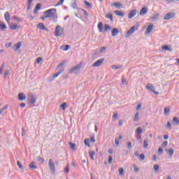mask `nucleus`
<instances>
[{
    "label": "nucleus",
    "mask_w": 179,
    "mask_h": 179,
    "mask_svg": "<svg viewBox=\"0 0 179 179\" xmlns=\"http://www.w3.org/2000/svg\"><path fill=\"white\" fill-rule=\"evenodd\" d=\"M147 90H150V92H152V93H154V94H156L157 96L159 94V92L155 91L156 90V88L153 86V85L148 83L146 85Z\"/></svg>",
    "instance_id": "nucleus-3"
},
{
    "label": "nucleus",
    "mask_w": 179,
    "mask_h": 179,
    "mask_svg": "<svg viewBox=\"0 0 179 179\" xmlns=\"http://www.w3.org/2000/svg\"><path fill=\"white\" fill-rule=\"evenodd\" d=\"M48 166L50 171L52 173H55V164H54V161H52V159H49Z\"/></svg>",
    "instance_id": "nucleus-6"
},
{
    "label": "nucleus",
    "mask_w": 179,
    "mask_h": 179,
    "mask_svg": "<svg viewBox=\"0 0 179 179\" xmlns=\"http://www.w3.org/2000/svg\"><path fill=\"white\" fill-rule=\"evenodd\" d=\"M173 123L176 124V125H179V119L177 117H173Z\"/></svg>",
    "instance_id": "nucleus-32"
},
{
    "label": "nucleus",
    "mask_w": 179,
    "mask_h": 179,
    "mask_svg": "<svg viewBox=\"0 0 179 179\" xmlns=\"http://www.w3.org/2000/svg\"><path fill=\"white\" fill-rule=\"evenodd\" d=\"M64 71H65V69L64 68H61L59 71L56 73H55L53 75V79H55V78H58V76H59V75H61V73H62V72H64Z\"/></svg>",
    "instance_id": "nucleus-12"
},
{
    "label": "nucleus",
    "mask_w": 179,
    "mask_h": 179,
    "mask_svg": "<svg viewBox=\"0 0 179 179\" xmlns=\"http://www.w3.org/2000/svg\"><path fill=\"white\" fill-rule=\"evenodd\" d=\"M165 151L167 152L168 155H169V156H173V155H174V148H169V150H165Z\"/></svg>",
    "instance_id": "nucleus-25"
},
{
    "label": "nucleus",
    "mask_w": 179,
    "mask_h": 179,
    "mask_svg": "<svg viewBox=\"0 0 179 179\" xmlns=\"http://www.w3.org/2000/svg\"><path fill=\"white\" fill-rule=\"evenodd\" d=\"M38 29H40V30H43L44 31H48V29L44 26L43 23H39L37 25Z\"/></svg>",
    "instance_id": "nucleus-10"
},
{
    "label": "nucleus",
    "mask_w": 179,
    "mask_h": 179,
    "mask_svg": "<svg viewBox=\"0 0 179 179\" xmlns=\"http://www.w3.org/2000/svg\"><path fill=\"white\" fill-rule=\"evenodd\" d=\"M106 19H110V22L114 21V20L113 19V14H111L110 13H108L106 15Z\"/></svg>",
    "instance_id": "nucleus-27"
},
{
    "label": "nucleus",
    "mask_w": 179,
    "mask_h": 179,
    "mask_svg": "<svg viewBox=\"0 0 179 179\" xmlns=\"http://www.w3.org/2000/svg\"><path fill=\"white\" fill-rule=\"evenodd\" d=\"M29 167H30L32 170H36V169H37V166H36V162H31L29 164Z\"/></svg>",
    "instance_id": "nucleus-23"
},
{
    "label": "nucleus",
    "mask_w": 179,
    "mask_h": 179,
    "mask_svg": "<svg viewBox=\"0 0 179 179\" xmlns=\"http://www.w3.org/2000/svg\"><path fill=\"white\" fill-rule=\"evenodd\" d=\"M149 146V140L148 139H145L143 141V148L144 149H146Z\"/></svg>",
    "instance_id": "nucleus-30"
},
{
    "label": "nucleus",
    "mask_w": 179,
    "mask_h": 179,
    "mask_svg": "<svg viewBox=\"0 0 179 179\" xmlns=\"http://www.w3.org/2000/svg\"><path fill=\"white\" fill-rule=\"evenodd\" d=\"M36 101H37V96L33 94H29L27 98L28 104L30 106H34V104H36Z\"/></svg>",
    "instance_id": "nucleus-2"
},
{
    "label": "nucleus",
    "mask_w": 179,
    "mask_h": 179,
    "mask_svg": "<svg viewBox=\"0 0 179 179\" xmlns=\"http://www.w3.org/2000/svg\"><path fill=\"white\" fill-rule=\"evenodd\" d=\"M82 11L84 13V16H89V14L87 13V11L85 9H82Z\"/></svg>",
    "instance_id": "nucleus-59"
},
{
    "label": "nucleus",
    "mask_w": 179,
    "mask_h": 179,
    "mask_svg": "<svg viewBox=\"0 0 179 179\" xmlns=\"http://www.w3.org/2000/svg\"><path fill=\"white\" fill-rule=\"evenodd\" d=\"M64 171H65V173H66V174H68V173H69V166L67 165V166L64 169Z\"/></svg>",
    "instance_id": "nucleus-58"
},
{
    "label": "nucleus",
    "mask_w": 179,
    "mask_h": 179,
    "mask_svg": "<svg viewBox=\"0 0 179 179\" xmlns=\"http://www.w3.org/2000/svg\"><path fill=\"white\" fill-rule=\"evenodd\" d=\"M18 99L20 101H23V100H26V95L23 93L18 94Z\"/></svg>",
    "instance_id": "nucleus-17"
},
{
    "label": "nucleus",
    "mask_w": 179,
    "mask_h": 179,
    "mask_svg": "<svg viewBox=\"0 0 179 179\" xmlns=\"http://www.w3.org/2000/svg\"><path fill=\"white\" fill-rule=\"evenodd\" d=\"M122 68V66H112V69H120Z\"/></svg>",
    "instance_id": "nucleus-52"
},
{
    "label": "nucleus",
    "mask_w": 179,
    "mask_h": 179,
    "mask_svg": "<svg viewBox=\"0 0 179 179\" xmlns=\"http://www.w3.org/2000/svg\"><path fill=\"white\" fill-rule=\"evenodd\" d=\"M170 113V108H165L164 109V115H167V114Z\"/></svg>",
    "instance_id": "nucleus-35"
},
{
    "label": "nucleus",
    "mask_w": 179,
    "mask_h": 179,
    "mask_svg": "<svg viewBox=\"0 0 179 179\" xmlns=\"http://www.w3.org/2000/svg\"><path fill=\"white\" fill-rule=\"evenodd\" d=\"M17 164L19 169H20L21 170L23 169V164H22V163H20V162L17 161Z\"/></svg>",
    "instance_id": "nucleus-47"
},
{
    "label": "nucleus",
    "mask_w": 179,
    "mask_h": 179,
    "mask_svg": "<svg viewBox=\"0 0 179 179\" xmlns=\"http://www.w3.org/2000/svg\"><path fill=\"white\" fill-rule=\"evenodd\" d=\"M166 128L167 129H170L171 128V123L170 122H167Z\"/></svg>",
    "instance_id": "nucleus-53"
},
{
    "label": "nucleus",
    "mask_w": 179,
    "mask_h": 179,
    "mask_svg": "<svg viewBox=\"0 0 179 179\" xmlns=\"http://www.w3.org/2000/svg\"><path fill=\"white\" fill-rule=\"evenodd\" d=\"M142 108V105L141 104H138L136 106V111H138V110H141Z\"/></svg>",
    "instance_id": "nucleus-57"
},
{
    "label": "nucleus",
    "mask_w": 179,
    "mask_h": 179,
    "mask_svg": "<svg viewBox=\"0 0 179 179\" xmlns=\"http://www.w3.org/2000/svg\"><path fill=\"white\" fill-rule=\"evenodd\" d=\"M60 107L62 108L63 111H65L66 110V103L64 102L60 105Z\"/></svg>",
    "instance_id": "nucleus-37"
},
{
    "label": "nucleus",
    "mask_w": 179,
    "mask_h": 179,
    "mask_svg": "<svg viewBox=\"0 0 179 179\" xmlns=\"http://www.w3.org/2000/svg\"><path fill=\"white\" fill-rule=\"evenodd\" d=\"M13 20H15V22H17V23H20L22 22V20L17 18V17L16 16H13Z\"/></svg>",
    "instance_id": "nucleus-46"
},
{
    "label": "nucleus",
    "mask_w": 179,
    "mask_h": 179,
    "mask_svg": "<svg viewBox=\"0 0 179 179\" xmlns=\"http://www.w3.org/2000/svg\"><path fill=\"white\" fill-rule=\"evenodd\" d=\"M153 30V25H150L148 27L145 34H150V33Z\"/></svg>",
    "instance_id": "nucleus-24"
},
{
    "label": "nucleus",
    "mask_w": 179,
    "mask_h": 179,
    "mask_svg": "<svg viewBox=\"0 0 179 179\" xmlns=\"http://www.w3.org/2000/svg\"><path fill=\"white\" fill-rule=\"evenodd\" d=\"M127 148H128L129 149H132V143H131L130 141H129V142L127 143Z\"/></svg>",
    "instance_id": "nucleus-54"
},
{
    "label": "nucleus",
    "mask_w": 179,
    "mask_h": 179,
    "mask_svg": "<svg viewBox=\"0 0 179 179\" xmlns=\"http://www.w3.org/2000/svg\"><path fill=\"white\" fill-rule=\"evenodd\" d=\"M64 1L65 0H59L57 4L55 5V6L57 8V6H61L62 3H64Z\"/></svg>",
    "instance_id": "nucleus-39"
},
{
    "label": "nucleus",
    "mask_w": 179,
    "mask_h": 179,
    "mask_svg": "<svg viewBox=\"0 0 179 179\" xmlns=\"http://www.w3.org/2000/svg\"><path fill=\"white\" fill-rule=\"evenodd\" d=\"M9 73H10V71L6 70V72L4 73V76H8V75H9Z\"/></svg>",
    "instance_id": "nucleus-64"
},
{
    "label": "nucleus",
    "mask_w": 179,
    "mask_h": 179,
    "mask_svg": "<svg viewBox=\"0 0 179 179\" xmlns=\"http://www.w3.org/2000/svg\"><path fill=\"white\" fill-rule=\"evenodd\" d=\"M113 163V156H109L108 157V164H111Z\"/></svg>",
    "instance_id": "nucleus-55"
},
{
    "label": "nucleus",
    "mask_w": 179,
    "mask_h": 179,
    "mask_svg": "<svg viewBox=\"0 0 179 179\" xmlns=\"http://www.w3.org/2000/svg\"><path fill=\"white\" fill-rule=\"evenodd\" d=\"M40 9H41V4H40V3L36 4V6L34 10V13L36 15L37 13V12H38V10H40Z\"/></svg>",
    "instance_id": "nucleus-19"
},
{
    "label": "nucleus",
    "mask_w": 179,
    "mask_h": 179,
    "mask_svg": "<svg viewBox=\"0 0 179 179\" xmlns=\"http://www.w3.org/2000/svg\"><path fill=\"white\" fill-rule=\"evenodd\" d=\"M69 48H71V45H62L60 47V50H62V51H68Z\"/></svg>",
    "instance_id": "nucleus-21"
},
{
    "label": "nucleus",
    "mask_w": 179,
    "mask_h": 179,
    "mask_svg": "<svg viewBox=\"0 0 179 179\" xmlns=\"http://www.w3.org/2000/svg\"><path fill=\"white\" fill-rule=\"evenodd\" d=\"M4 17L6 21L7 22V23H9L10 20V15L9 14V12H6L4 14Z\"/></svg>",
    "instance_id": "nucleus-18"
},
{
    "label": "nucleus",
    "mask_w": 179,
    "mask_h": 179,
    "mask_svg": "<svg viewBox=\"0 0 179 179\" xmlns=\"http://www.w3.org/2000/svg\"><path fill=\"white\" fill-rule=\"evenodd\" d=\"M162 50H166L167 51H173V49L169 48V46H167V45L163 46Z\"/></svg>",
    "instance_id": "nucleus-44"
},
{
    "label": "nucleus",
    "mask_w": 179,
    "mask_h": 179,
    "mask_svg": "<svg viewBox=\"0 0 179 179\" xmlns=\"http://www.w3.org/2000/svg\"><path fill=\"white\" fill-rule=\"evenodd\" d=\"M118 171H119L120 176H124V169L119 168Z\"/></svg>",
    "instance_id": "nucleus-45"
},
{
    "label": "nucleus",
    "mask_w": 179,
    "mask_h": 179,
    "mask_svg": "<svg viewBox=\"0 0 179 179\" xmlns=\"http://www.w3.org/2000/svg\"><path fill=\"white\" fill-rule=\"evenodd\" d=\"M115 13V15H116L117 16H120L121 17H124V11L122 10H115L114 11Z\"/></svg>",
    "instance_id": "nucleus-14"
},
{
    "label": "nucleus",
    "mask_w": 179,
    "mask_h": 179,
    "mask_svg": "<svg viewBox=\"0 0 179 179\" xmlns=\"http://www.w3.org/2000/svg\"><path fill=\"white\" fill-rule=\"evenodd\" d=\"M109 30H111V27H110L108 24H106L104 25L103 31H108Z\"/></svg>",
    "instance_id": "nucleus-33"
},
{
    "label": "nucleus",
    "mask_w": 179,
    "mask_h": 179,
    "mask_svg": "<svg viewBox=\"0 0 179 179\" xmlns=\"http://www.w3.org/2000/svg\"><path fill=\"white\" fill-rule=\"evenodd\" d=\"M41 61H43V58L38 57L36 60V64H40Z\"/></svg>",
    "instance_id": "nucleus-62"
},
{
    "label": "nucleus",
    "mask_w": 179,
    "mask_h": 179,
    "mask_svg": "<svg viewBox=\"0 0 179 179\" xmlns=\"http://www.w3.org/2000/svg\"><path fill=\"white\" fill-rule=\"evenodd\" d=\"M71 6L73 9H78V4L76 3V0L74 1Z\"/></svg>",
    "instance_id": "nucleus-41"
},
{
    "label": "nucleus",
    "mask_w": 179,
    "mask_h": 179,
    "mask_svg": "<svg viewBox=\"0 0 179 179\" xmlns=\"http://www.w3.org/2000/svg\"><path fill=\"white\" fill-rule=\"evenodd\" d=\"M138 120H139V112L136 113V114L134 115V122H136V121H138Z\"/></svg>",
    "instance_id": "nucleus-34"
},
{
    "label": "nucleus",
    "mask_w": 179,
    "mask_h": 179,
    "mask_svg": "<svg viewBox=\"0 0 179 179\" xmlns=\"http://www.w3.org/2000/svg\"><path fill=\"white\" fill-rule=\"evenodd\" d=\"M80 68H82V64H78L70 70L69 73H73L78 69H80Z\"/></svg>",
    "instance_id": "nucleus-9"
},
{
    "label": "nucleus",
    "mask_w": 179,
    "mask_h": 179,
    "mask_svg": "<svg viewBox=\"0 0 179 179\" xmlns=\"http://www.w3.org/2000/svg\"><path fill=\"white\" fill-rule=\"evenodd\" d=\"M136 134H137V135H141V134H143V130H142L141 127H138L136 129Z\"/></svg>",
    "instance_id": "nucleus-28"
},
{
    "label": "nucleus",
    "mask_w": 179,
    "mask_h": 179,
    "mask_svg": "<svg viewBox=\"0 0 179 179\" xmlns=\"http://www.w3.org/2000/svg\"><path fill=\"white\" fill-rule=\"evenodd\" d=\"M113 5L115 8H121V6H122V4L120 2H115Z\"/></svg>",
    "instance_id": "nucleus-40"
},
{
    "label": "nucleus",
    "mask_w": 179,
    "mask_h": 179,
    "mask_svg": "<svg viewBox=\"0 0 179 179\" xmlns=\"http://www.w3.org/2000/svg\"><path fill=\"white\" fill-rule=\"evenodd\" d=\"M69 145H70L71 149H73V150H75V147L76 146V144H75L73 143H69Z\"/></svg>",
    "instance_id": "nucleus-50"
},
{
    "label": "nucleus",
    "mask_w": 179,
    "mask_h": 179,
    "mask_svg": "<svg viewBox=\"0 0 179 179\" xmlns=\"http://www.w3.org/2000/svg\"><path fill=\"white\" fill-rule=\"evenodd\" d=\"M169 145V142L168 141H164L162 146H163V148H166L167 145Z\"/></svg>",
    "instance_id": "nucleus-56"
},
{
    "label": "nucleus",
    "mask_w": 179,
    "mask_h": 179,
    "mask_svg": "<svg viewBox=\"0 0 179 179\" xmlns=\"http://www.w3.org/2000/svg\"><path fill=\"white\" fill-rule=\"evenodd\" d=\"M6 47H7V48L12 47V43L10 42H8V43H6Z\"/></svg>",
    "instance_id": "nucleus-61"
},
{
    "label": "nucleus",
    "mask_w": 179,
    "mask_h": 179,
    "mask_svg": "<svg viewBox=\"0 0 179 179\" xmlns=\"http://www.w3.org/2000/svg\"><path fill=\"white\" fill-rule=\"evenodd\" d=\"M84 3H85V6H87L90 9H92V5L89 3V1L85 0V1H84Z\"/></svg>",
    "instance_id": "nucleus-36"
},
{
    "label": "nucleus",
    "mask_w": 179,
    "mask_h": 179,
    "mask_svg": "<svg viewBox=\"0 0 179 179\" xmlns=\"http://www.w3.org/2000/svg\"><path fill=\"white\" fill-rule=\"evenodd\" d=\"M8 109V105L4 106L3 108L0 109V115L5 111V110Z\"/></svg>",
    "instance_id": "nucleus-38"
},
{
    "label": "nucleus",
    "mask_w": 179,
    "mask_h": 179,
    "mask_svg": "<svg viewBox=\"0 0 179 179\" xmlns=\"http://www.w3.org/2000/svg\"><path fill=\"white\" fill-rule=\"evenodd\" d=\"M84 143L85 146L90 148V141L89 140V138H85L84 141Z\"/></svg>",
    "instance_id": "nucleus-31"
},
{
    "label": "nucleus",
    "mask_w": 179,
    "mask_h": 179,
    "mask_svg": "<svg viewBox=\"0 0 179 179\" xmlns=\"http://www.w3.org/2000/svg\"><path fill=\"white\" fill-rule=\"evenodd\" d=\"M140 159L141 160H145V154H141Z\"/></svg>",
    "instance_id": "nucleus-60"
},
{
    "label": "nucleus",
    "mask_w": 179,
    "mask_h": 179,
    "mask_svg": "<svg viewBox=\"0 0 179 179\" xmlns=\"http://www.w3.org/2000/svg\"><path fill=\"white\" fill-rule=\"evenodd\" d=\"M20 47H22V43L20 42L14 45V46H13L14 51H17L19 50V48H20Z\"/></svg>",
    "instance_id": "nucleus-20"
},
{
    "label": "nucleus",
    "mask_w": 179,
    "mask_h": 179,
    "mask_svg": "<svg viewBox=\"0 0 179 179\" xmlns=\"http://www.w3.org/2000/svg\"><path fill=\"white\" fill-rule=\"evenodd\" d=\"M159 165L158 164H155L154 165V170H155L156 173H157V171H159Z\"/></svg>",
    "instance_id": "nucleus-51"
},
{
    "label": "nucleus",
    "mask_w": 179,
    "mask_h": 179,
    "mask_svg": "<svg viewBox=\"0 0 179 179\" xmlns=\"http://www.w3.org/2000/svg\"><path fill=\"white\" fill-rule=\"evenodd\" d=\"M103 62H104V58H101L96 61L94 64H92V68H96L99 66H101L103 65Z\"/></svg>",
    "instance_id": "nucleus-5"
},
{
    "label": "nucleus",
    "mask_w": 179,
    "mask_h": 179,
    "mask_svg": "<svg viewBox=\"0 0 179 179\" xmlns=\"http://www.w3.org/2000/svg\"><path fill=\"white\" fill-rule=\"evenodd\" d=\"M1 30H5L6 29V24H0Z\"/></svg>",
    "instance_id": "nucleus-49"
},
{
    "label": "nucleus",
    "mask_w": 179,
    "mask_h": 179,
    "mask_svg": "<svg viewBox=\"0 0 179 179\" xmlns=\"http://www.w3.org/2000/svg\"><path fill=\"white\" fill-rule=\"evenodd\" d=\"M159 17V14H154L152 17H151V20H156Z\"/></svg>",
    "instance_id": "nucleus-43"
},
{
    "label": "nucleus",
    "mask_w": 179,
    "mask_h": 179,
    "mask_svg": "<svg viewBox=\"0 0 179 179\" xmlns=\"http://www.w3.org/2000/svg\"><path fill=\"white\" fill-rule=\"evenodd\" d=\"M176 16V13L174 12H169L164 17V20H170V19H173Z\"/></svg>",
    "instance_id": "nucleus-7"
},
{
    "label": "nucleus",
    "mask_w": 179,
    "mask_h": 179,
    "mask_svg": "<svg viewBox=\"0 0 179 179\" xmlns=\"http://www.w3.org/2000/svg\"><path fill=\"white\" fill-rule=\"evenodd\" d=\"M88 153L90 157H91V160H94V155H96V152L93 150H90Z\"/></svg>",
    "instance_id": "nucleus-22"
},
{
    "label": "nucleus",
    "mask_w": 179,
    "mask_h": 179,
    "mask_svg": "<svg viewBox=\"0 0 179 179\" xmlns=\"http://www.w3.org/2000/svg\"><path fill=\"white\" fill-rule=\"evenodd\" d=\"M136 15V10L134 9L129 12L128 17H129V19H132V17H134V16H135Z\"/></svg>",
    "instance_id": "nucleus-13"
},
{
    "label": "nucleus",
    "mask_w": 179,
    "mask_h": 179,
    "mask_svg": "<svg viewBox=\"0 0 179 179\" xmlns=\"http://www.w3.org/2000/svg\"><path fill=\"white\" fill-rule=\"evenodd\" d=\"M38 162L40 164H43L44 163V159L41 158V157H38Z\"/></svg>",
    "instance_id": "nucleus-42"
},
{
    "label": "nucleus",
    "mask_w": 179,
    "mask_h": 179,
    "mask_svg": "<svg viewBox=\"0 0 179 179\" xmlns=\"http://www.w3.org/2000/svg\"><path fill=\"white\" fill-rule=\"evenodd\" d=\"M65 64H66V61H63L61 63L59 64L58 66H57V69H61V68H64V65H65Z\"/></svg>",
    "instance_id": "nucleus-29"
},
{
    "label": "nucleus",
    "mask_w": 179,
    "mask_h": 179,
    "mask_svg": "<svg viewBox=\"0 0 179 179\" xmlns=\"http://www.w3.org/2000/svg\"><path fill=\"white\" fill-rule=\"evenodd\" d=\"M118 33H120V30L118 29V28L113 29V30H112V36L115 37V36L118 35Z\"/></svg>",
    "instance_id": "nucleus-15"
},
{
    "label": "nucleus",
    "mask_w": 179,
    "mask_h": 179,
    "mask_svg": "<svg viewBox=\"0 0 179 179\" xmlns=\"http://www.w3.org/2000/svg\"><path fill=\"white\" fill-rule=\"evenodd\" d=\"M148 13V8L146 7H143L140 10L141 16H143V15H146Z\"/></svg>",
    "instance_id": "nucleus-16"
},
{
    "label": "nucleus",
    "mask_w": 179,
    "mask_h": 179,
    "mask_svg": "<svg viewBox=\"0 0 179 179\" xmlns=\"http://www.w3.org/2000/svg\"><path fill=\"white\" fill-rule=\"evenodd\" d=\"M20 26H17L16 24L11 23L10 24V30H19Z\"/></svg>",
    "instance_id": "nucleus-11"
},
{
    "label": "nucleus",
    "mask_w": 179,
    "mask_h": 179,
    "mask_svg": "<svg viewBox=\"0 0 179 179\" xmlns=\"http://www.w3.org/2000/svg\"><path fill=\"white\" fill-rule=\"evenodd\" d=\"M98 29L100 33H103V22H100L98 24Z\"/></svg>",
    "instance_id": "nucleus-26"
},
{
    "label": "nucleus",
    "mask_w": 179,
    "mask_h": 179,
    "mask_svg": "<svg viewBox=\"0 0 179 179\" xmlns=\"http://www.w3.org/2000/svg\"><path fill=\"white\" fill-rule=\"evenodd\" d=\"M62 28L61 26L57 25L55 29V36H56V37H61V36H62Z\"/></svg>",
    "instance_id": "nucleus-4"
},
{
    "label": "nucleus",
    "mask_w": 179,
    "mask_h": 179,
    "mask_svg": "<svg viewBox=\"0 0 179 179\" xmlns=\"http://www.w3.org/2000/svg\"><path fill=\"white\" fill-rule=\"evenodd\" d=\"M45 17H51L53 22H57L58 14H57V8H51L44 12Z\"/></svg>",
    "instance_id": "nucleus-1"
},
{
    "label": "nucleus",
    "mask_w": 179,
    "mask_h": 179,
    "mask_svg": "<svg viewBox=\"0 0 179 179\" xmlns=\"http://www.w3.org/2000/svg\"><path fill=\"white\" fill-rule=\"evenodd\" d=\"M136 30V27L135 26H133L126 34L125 37L128 38L130 37V36H132L134 33H135V31Z\"/></svg>",
    "instance_id": "nucleus-8"
},
{
    "label": "nucleus",
    "mask_w": 179,
    "mask_h": 179,
    "mask_svg": "<svg viewBox=\"0 0 179 179\" xmlns=\"http://www.w3.org/2000/svg\"><path fill=\"white\" fill-rule=\"evenodd\" d=\"M104 50H106V47L103 46V47L101 48V49H100V52H104Z\"/></svg>",
    "instance_id": "nucleus-63"
},
{
    "label": "nucleus",
    "mask_w": 179,
    "mask_h": 179,
    "mask_svg": "<svg viewBox=\"0 0 179 179\" xmlns=\"http://www.w3.org/2000/svg\"><path fill=\"white\" fill-rule=\"evenodd\" d=\"M115 145H117V146L120 145V139L118 138V137H116L115 139Z\"/></svg>",
    "instance_id": "nucleus-48"
}]
</instances>
